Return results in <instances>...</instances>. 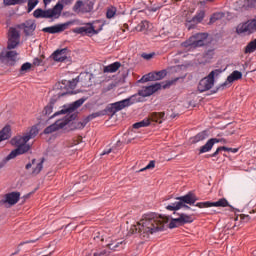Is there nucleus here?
<instances>
[{
  "label": "nucleus",
  "mask_w": 256,
  "mask_h": 256,
  "mask_svg": "<svg viewBox=\"0 0 256 256\" xmlns=\"http://www.w3.org/2000/svg\"><path fill=\"white\" fill-rule=\"evenodd\" d=\"M85 103V100L80 99L75 101L72 104L64 105L60 107V109L56 110L52 117H60L54 124H51L48 126L44 133L46 135L50 133H55V131H59L60 129H78L80 123L75 122V119H77V109L81 107Z\"/></svg>",
  "instance_id": "f257e3e1"
},
{
  "label": "nucleus",
  "mask_w": 256,
  "mask_h": 256,
  "mask_svg": "<svg viewBox=\"0 0 256 256\" xmlns=\"http://www.w3.org/2000/svg\"><path fill=\"white\" fill-rule=\"evenodd\" d=\"M197 201L195 196L192 194H187L186 196H182L176 198L174 202L168 204L166 206L167 211H174V215L177 217L171 218L168 227L169 229H175L177 227H181V225H185L186 223H193V216L183 213H177L179 209H183V207H187V205H193Z\"/></svg>",
  "instance_id": "f03ea898"
},
{
  "label": "nucleus",
  "mask_w": 256,
  "mask_h": 256,
  "mask_svg": "<svg viewBox=\"0 0 256 256\" xmlns=\"http://www.w3.org/2000/svg\"><path fill=\"white\" fill-rule=\"evenodd\" d=\"M169 223V216L151 214L140 220L137 225L130 228L131 233H142V235H154L165 231V225Z\"/></svg>",
  "instance_id": "7ed1b4c3"
},
{
  "label": "nucleus",
  "mask_w": 256,
  "mask_h": 256,
  "mask_svg": "<svg viewBox=\"0 0 256 256\" xmlns=\"http://www.w3.org/2000/svg\"><path fill=\"white\" fill-rule=\"evenodd\" d=\"M39 133V128L37 126H32L30 130L22 135L16 136L11 140L12 145L17 147V149L13 150L8 156L7 159H15L18 155H23V153H27L29 149H31V145L27 144L30 139H33Z\"/></svg>",
  "instance_id": "20e7f679"
},
{
  "label": "nucleus",
  "mask_w": 256,
  "mask_h": 256,
  "mask_svg": "<svg viewBox=\"0 0 256 256\" xmlns=\"http://www.w3.org/2000/svg\"><path fill=\"white\" fill-rule=\"evenodd\" d=\"M63 11V4H56L53 9L43 10L41 8L36 9L33 15L36 19H59L61 12Z\"/></svg>",
  "instance_id": "39448f33"
},
{
  "label": "nucleus",
  "mask_w": 256,
  "mask_h": 256,
  "mask_svg": "<svg viewBox=\"0 0 256 256\" xmlns=\"http://www.w3.org/2000/svg\"><path fill=\"white\" fill-rule=\"evenodd\" d=\"M171 85H173V82L169 81L144 86L139 90L138 95H140V97H151V95L157 93L160 89H167V87H171Z\"/></svg>",
  "instance_id": "423d86ee"
},
{
  "label": "nucleus",
  "mask_w": 256,
  "mask_h": 256,
  "mask_svg": "<svg viewBox=\"0 0 256 256\" xmlns=\"http://www.w3.org/2000/svg\"><path fill=\"white\" fill-rule=\"evenodd\" d=\"M217 75H219V71L215 70L212 71L207 77L200 80L198 84V91H200V93H205V91L212 89L215 83L214 79Z\"/></svg>",
  "instance_id": "0eeeda50"
},
{
  "label": "nucleus",
  "mask_w": 256,
  "mask_h": 256,
  "mask_svg": "<svg viewBox=\"0 0 256 256\" xmlns=\"http://www.w3.org/2000/svg\"><path fill=\"white\" fill-rule=\"evenodd\" d=\"M103 25V21L97 20L85 26L83 30L88 37H93V35H98L101 33V31H103Z\"/></svg>",
  "instance_id": "6e6552de"
},
{
  "label": "nucleus",
  "mask_w": 256,
  "mask_h": 256,
  "mask_svg": "<svg viewBox=\"0 0 256 256\" xmlns=\"http://www.w3.org/2000/svg\"><path fill=\"white\" fill-rule=\"evenodd\" d=\"M73 89H75V82L63 81L59 82L55 86V90L60 96L67 95L68 93H73Z\"/></svg>",
  "instance_id": "1a4fd4ad"
},
{
  "label": "nucleus",
  "mask_w": 256,
  "mask_h": 256,
  "mask_svg": "<svg viewBox=\"0 0 256 256\" xmlns=\"http://www.w3.org/2000/svg\"><path fill=\"white\" fill-rule=\"evenodd\" d=\"M207 36L205 34H197L196 36H192L188 41H186L183 45L184 47H201L203 45V40L206 39Z\"/></svg>",
  "instance_id": "9d476101"
},
{
  "label": "nucleus",
  "mask_w": 256,
  "mask_h": 256,
  "mask_svg": "<svg viewBox=\"0 0 256 256\" xmlns=\"http://www.w3.org/2000/svg\"><path fill=\"white\" fill-rule=\"evenodd\" d=\"M196 207H199L200 209H205L208 207H229V202L227 199L222 198L216 202H199L196 204Z\"/></svg>",
  "instance_id": "9b49d317"
},
{
  "label": "nucleus",
  "mask_w": 256,
  "mask_h": 256,
  "mask_svg": "<svg viewBox=\"0 0 256 256\" xmlns=\"http://www.w3.org/2000/svg\"><path fill=\"white\" fill-rule=\"evenodd\" d=\"M165 75H167V73L165 71L152 72V73L144 75L139 80V82L140 83H147L148 81H161V79H164Z\"/></svg>",
  "instance_id": "f8f14e48"
},
{
  "label": "nucleus",
  "mask_w": 256,
  "mask_h": 256,
  "mask_svg": "<svg viewBox=\"0 0 256 256\" xmlns=\"http://www.w3.org/2000/svg\"><path fill=\"white\" fill-rule=\"evenodd\" d=\"M19 45V31L12 27L9 30L8 49H15Z\"/></svg>",
  "instance_id": "ddd939ff"
},
{
  "label": "nucleus",
  "mask_w": 256,
  "mask_h": 256,
  "mask_svg": "<svg viewBox=\"0 0 256 256\" xmlns=\"http://www.w3.org/2000/svg\"><path fill=\"white\" fill-rule=\"evenodd\" d=\"M19 199H21L19 192H11L6 194L2 201L5 205H8V207H12V205H16V203L19 202Z\"/></svg>",
  "instance_id": "4468645a"
},
{
  "label": "nucleus",
  "mask_w": 256,
  "mask_h": 256,
  "mask_svg": "<svg viewBox=\"0 0 256 256\" xmlns=\"http://www.w3.org/2000/svg\"><path fill=\"white\" fill-rule=\"evenodd\" d=\"M26 169H28V171H31L33 175H38V173H41V169H43V161L32 160L26 165Z\"/></svg>",
  "instance_id": "2eb2a0df"
},
{
  "label": "nucleus",
  "mask_w": 256,
  "mask_h": 256,
  "mask_svg": "<svg viewBox=\"0 0 256 256\" xmlns=\"http://www.w3.org/2000/svg\"><path fill=\"white\" fill-rule=\"evenodd\" d=\"M17 29V31H19V29H23L24 33L26 35H31L33 33V31H35V22L33 20H28L26 22H24L21 25H18L16 27H14Z\"/></svg>",
  "instance_id": "dca6fc26"
},
{
  "label": "nucleus",
  "mask_w": 256,
  "mask_h": 256,
  "mask_svg": "<svg viewBox=\"0 0 256 256\" xmlns=\"http://www.w3.org/2000/svg\"><path fill=\"white\" fill-rule=\"evenodd\" d=\"M69 25H71V22H66L63 24H56L54 26L44 28V31L46 33H62V31L69 29Z\"/></svg>",
  "instance_id": "f3484780"
},
{
  "label": "nucleus",
  "mask_w": 256,
  "mask_h": 256,
  "mask_svg": "<svg viewBox=\"0 0 256 256\" xmlns=\"http://www.w3.org/2000/svg\"><path fill=\"white\" fill-rule=\"evenodd\" d=\"M68 57L69 51H67V48L56 50L52 54V58L54 59V61H58L60 63H63V61H67Z\"/></svg>",
  "instance_id": "a211bd4d"
},
{
  "label": "nucleus",
  "mask_w": 256,
  "mask_h": 256,
  "mask_svg": "<svg viewBox=\"0 0 256 256\" xmlns=\"http://www.w3.org/2000/svg\"><path fill=\"white\" fill-rule=\"evenodd\" d=\"M91 9H93V3L92 2H81L78 1L75 6H74V11L76 13H81V11H91Z\"/></svg>",
  "instance_id": "6ab92c4d"
},
{
  "label": "nucleus",
  "mask_w": 256,
  "mask_h": 256,
  "mask_svg": "<svg viewBox=\"0 0 256 256\" xmlns=\"http://www.w3.org/2000/svg\"><path fill=\"white\" fill-rule=\"evenodd\" d=\"M146 119H149V121H151V125H153V123H163V121H165V113L155 112L149 115Z\"/></svg>",
  "instance_id": "aec40b11"
},
{
  "label": "nucleus",
  "mask_w": 256,
  "mask_h": 256,
  "mask_svg": "<svg viewBox=\"0 0 256 256\" xmlns=\"http://www.w3.org/2000/svg\"><path fill=\"white\" fill-rule=\"evenodd\" d=\"M221 141L223 140L217 138L208 140L206 144L200 148V153H209V151L213 149V145H215V143H221Z\"/></svg>",
  "instance_id": "412c9836"
},
{
  "label": "nucleus",
  "mask_w": 256,
  "mask_h": 256,
  "mask_svg": "<svg viewBox=\"0 0 256 256\" xmlns=\"http://www.w3.org/2000/svg\"><path fill=\"white\" fill-rule=\"evenodd\" d=\"M243 78V73H241L240 71H233L228 77L227 80L225 82V85H229L231 83H235V81H239V79Z\"/></svg>",
  "instance_id": "4be33fe9"
},
{
  "label": "nucleus",
  "mask_w": 256,
  "mask_h": 256,
  "mask_svg": "<svg viewBox=\"0 0 256 256\" xmlns=\"http://www.w3.org/2000/svg\"><path fill=\"white\" fill-rule=\"evenodd\" d=\"M18 53L15 50H8L4 53H2V60L3 61H7L9 63V61H15V59H17L18 57Z\"/></svg>",
  "instance_id": "5701e85b"
},
{
  "label": "nucleus",
  "mask_w": 256,
  "mask_h": 256,
  "mask_svg": "<svg viewBox=\"0 0 256 256\" xmlns=\"http://www.w3.org/2000/svg\"><path fill=\"white\" fill-rule=\"evenodd\" d=\"M11 137V126L6 125L0 130V143L1 141H7Z\"/></svg>",
  "instance_id": "b1692460"
},
{
  "label": "nucleus",
  "mask_w": 256,
  "mask_h": 256,
  "mask_svg": "<svg viewBox=\"0 0 256 256\" xmlns=\"http://www.w3.org/2000/svg\"><path fill=\"white\" fill-rule=\"evenodd\" d=\"M149 29H151V24H149V22H147V21H142L140 24H138L135 27L136 31H139L142 33H146V31H149Z\"/></svg>",
  "instance_id": "393cba45"
},
{
  "label": "nucleus",
  "mask_w": 256,
  "mask_h": 256,
  "mask_svg": "<svg viewBox=\"0 0 256 256\" xmlns=\"http://www.w3.org/2000/svg\"><path fill=\"white\" fill-rule=\"evenodd\" d=\"M119 67H121V63L115 62V63H112V64L106 66L104 68V72L105 73H115L119 69Z\"/></svg>",
  "instance_id": "a878e982"
},
{
  "label": "nucleus",
  "mask_w": 256,
  "mask_h": 256,
  "mask_svg": "<svg viewBox=\"0 0 256 256\" xmlns=\"http://www.w3.org/2000/svg\"><path fill=\"white\" fill-rule=\"evenodd\" d=\"M236 32L238 33V35H243L244 33H247L248 35H250L247 22L239 24L236 28Z\"/></svg>",
  "instance_id": "bb28decb"
},
{
  "label": "nucleus",
  "mask_w": 256,
  "mask_h": 256,
  "mask_svg": "<svg viewBox=\"0 0 256 256\" xmlns=\"http://www.w3.org/2000/svg\"><path fill=\"white\" fill-rule=\"evenodd\" d=\"M128 105H131V99H126V100L117 102L114 104V107L115 109H118V111H121V109H124V107H128Z\"/></svg>",
  "instance_id": "cd10ccee"
},
{
  "label": "nucleus",
  "mask_w": 256,
  "mask_h": 256,
  "mask_svg": "<svg viewBox=\"0 0 256 256\" xmlns=\"http://www.w3.org/2000/svg\"><path fill=\"white\" fill-rule=\"evenodd\" d=\"M23 3H27V0H23ZM37 5H39V0H28L27 12L31 13Z\"/></svg>",
  "instance_id": "c85d7f7f"
},
{
  "label": "nucleus",
  "mask_w": 256,
  "mask_h": 256,
  "mask_svg": "<svg viewBox=\"0 0 256 256\" xmlns=\"http://www.w3.org/2000/svg\"><path fill=\"white\" fill-rule=\"evenodd\" d=\"M149 125H151V121L147 118H145L144 120L138 122V123H135L133 125V128L134 129H141V127H149Z\"/></svg>",
  "instance_id": "c756f323"
},
{
  "label": "nucleus",
  "mask_w": 256,
  "mask_h": 256,
  "mask_svg": "<svg viewBox=\"0 0 256 256\" xmlns=\"http://www.w3.org/2000/svg\"><path fill=\"white\" fill-rule=\"evenodd\" d=\"M206 138H207V134H205V132H202L196 135L195 137L191 138L190 141L191 143H199V141H203Z\"/></svg>",
  "instance_id": "7c9ffc66"
},
{
  "label": "nucleus",
  "mask_w": 256,
  "mask_h": 256,
  "mask_svg": "<svg viewBox=\"0 0 256 256\" xmlns=\"http://www.w3.org/2000/svg\"><path fill=\"white\" fill-rule=\"evenodd\" d=\"M24 0H3V5L9 7L11 5H23Z\"/></svg>",
  "instance_id": "2f4dec72"
},
{
  "label": "nucleus",
  "mask_w": 256,
  "mask_h": 256,
  "mask_svg": "<svg viewBox=\"0 0 256 256\" xmlns=\"http://www.w3.org/2000/svg\"><path fill=\"white\" fill-rule=\"evenodd\" d=\"M246 25L248 27V32L250 33H255L256 31V19L255 20H249L248 22H246Z\"/></svg>",
  "instance_id": "473e14b6"
},
{
  "label": "nucleus",
  "mask_w": 256,
  "mask_h": 256,
  "mask_svg": "<svg viewBox=\"0 0 256 256\" xmlns=\"http://www.w3.org/2000/svg\"><path fill=\"white\" fill-rule=\"evenodd\" d=\"M256 51V39L250 42L246 47V53H253Z\"/></svg>",
  "instance_id": "72a5a7b5"
},
{
  "label": "nucleus",
  "mask_w": 256,
  "mask_h": 256,
  "mask_svg": "<svg viewBox=\"0 0 256 256\" xmlns=\"http://www.w3.org/2000/svg\"><path fill=\"white\" fill-rule=\"evenodd\" d=\"M31 67H33V65L29 62L24 63L21 66V73H29V71H31Z\"/></svg>",
  "instance_id": "f704fd0d"
},
{
  "label": "nucleus",
  "mask_w": 256,
  "mask_h": 256,
  "mask_svg": "<svg viewBox=\"0 0 256 256\" xmlns=\"http://www.w3.org/2000/svg\"><path fill=\"white\" fill-rule=\"evenodd\" d=\"M203 17H205V12L201 11L198 15L193 19V23H201L203 21Z\"/></svg>",
  "instance_id": "c9c22d12"
},
{
  "label": "nucleus",
  "mask_w": 256,
  "mask_h": 256,
  "mask_svg": "<svg viewBox=\"0 0 256 256\" xmlns=\"http://www.w3.org/2000/svg\"><path fill=\"white\" fill-rule=\"evenodd\" d=\"M115 13H117V10L115 8H110L107 11V17L108 19H113V17H115Z\"/></svg>",
  "instance_id": "e433bc0d"
},
{
  "label": "nucleus",
  "mask_w": 256,
  "mask_h": 256,
  "mask_svg": "<svg viewBox=\"0 0 256 256\" xmlns=\"http://www.w3.org/2000/svg\"><path fill=\"white\" fill-rule=\"evenodd\" d=\"M149 169H155V161H150L148 163V165H146V167L142 168L140 171L143 172V171H147Z\"/></svg>",
  "instance_id": "4c0bfd02"
},
{
  "label": "nucleus",
  "mask_w": 256,
  "mask_h": 256,
  "mask_svg": "<svg viewBox=\"0 0 256 256\" xmlns=\"http://www.w3.org/2000/svg\"><path fill=\"white\" fill-rule=\"evenodd\" d=\"M44 113L45 115H51V113H53V106L52 105H48L44 108Z\"/></svg>",
  "instance_id": "58836bf2"
},
{
  "label": "nucleus",
  "mask_w": 256,
  "mask_h": 256,
  "mask_svg": "<svg viewBox=\"0 0 256 256\" xmlns=\"http://www.w3.org/2000/svg\"><path fill=\"white\" fill-rule=\"evenodd\" d=\"M41 63H43V56L42 58H35L33 61V65H36V66L41 65Z\"/></svg>",
  "instance_id": "ea45409f"
},
{
  "label": "nucleus",
  "mask_w": 256,
  "mask_h": 256,
  "mask_svg": "<svg viewBox=\"0 0 256 256\" xmlns=\"http://www.w3.org/2000/svg\"><path fill=\"white\" fill-rule=\"evenodd\" d=\"M105 253H107L105 250L104 251H98V252H95L93 256H103V255H105Z\"/></svg>",
  "instance_id": "a19ab883"
},
{
  "label": "nucleus",
  "mask_w": 256,
  "mask_h": 256,
  "mask_svg": "<svg viewBox=\"0 0 256 256\" xmlns=\"http://www.w3.org/2000/svg\"><path fill=\"white\" fill-rule=\"evenodd\" d=\"M248 4L250 7H256V0H248Z\"/></svg>",
  "instance_id": "79ce46f5"
},
{
  "label": "nucleus",
  "mask_w": 256,
  "mask_h": 256,
  "mask_svg": "<svg viewBox=\"0 0 256 256\" xmlns=\"http://www.w3.org/2000/svg\"><path fill=\"white\" fill-rule=\"evenodd\" d=\"M224 151H231V153H237L239 151V149L237 148H227V150Z\"/></svg>",
  "instance_id": "37998d69"
},
{
  "label": "nucleus",
  "mask_w": 256,
  "mask_h": 256,
  "mask_svg": "<svg viewBox=\"0 0 256 256\" xmlns=\"http://www.w3.org/2000/svg\"><path fill=\"white\" fill-rule=\"evenodd\" d=\"M151 57H153L152 54H143L144 59H151Z\"/></svg>",
  "instance_id": "c03bdc74"
},
{
  "label": "nucleus",
  "mask_w": 256,
  "mask_h": 256,
  "mask_svg": "<svg viewBox=\"0 0 256 256\" xmlns=\"http://www.w3.org/2000/svg\"><path fill=\"white\" fill-rule=\"evenodd\" d=\"M224 150H227V147L222 146V147H218V148L216 149V151H218V153H219L220 151H224Z\"/></svg>",
  "instance_id": "a18cd8bd"
},
{
  "label": "nucleus",
  "mask_w": 256,
  "mask_h": 256,
  "mask_svg": "<svg viewBox=\"0 0 256 256\" xmlns=\"http://www.w3.org/2000/svg\"><path fill=\"white\" fill-rule=\"evenodd\" d=\"M108 153H111V150H108L107 152H103V155H107Z\"/></svg>",
  "instance_id": "49530a36"
},
{
  "label": "nucleus",
  "mask_w": 256,
  "mask_h": 256,
  "mask_svg": "<svg viewBox=\"0 0 256 256\" xmlns=\"http://www.w3.org/2000/svg\"><path fill=\"white\" fill-rule=\"evenodd\" d=\"M215 155H219V150H216L215 152H214V156Z\"/></svg>",
  "instance_id": "de8ad7c7"
},
{
  "label": "nucleus",
  "mask_w": 256,
  "mask_h": 256,
  "mask_svg": "<svg viewBox=\"0 0 256 256\" xmlns=\"http://www.w3.org/2000/svg\"><path fill=\"white\" fill-rule=\"evenodd\" d=\"M28 197H29V194H28V195H26V199H28Z\"/></svg>",
  "instance_id": "09e8293b"
},
{
  "label": "nucleus",
  "mask_w": 256,
  "mask_h": 256,
  "mask_svg": "<svg viewBox=\"0 0 256 256\" xmlns=\"http://www.w3.org/2000/svg\"><path fill=\"white\" fill-rule=\"evenodd\" d=\"M208 1H213V0H208Z\"/></svg>",
  "instance_id": "8fccbe9b"
}]
</instances>
